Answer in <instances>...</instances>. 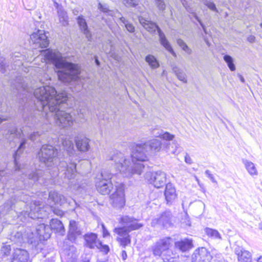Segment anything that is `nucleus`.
<instances>
[{"instance_id": "30", "label": "nucleus", "mask_w": 262, "mask_h": 262, "mask_svg": "<svg viewBox=\"0 0 262 262\" xmlns=\"http://www.w3.org/2000/svg\"><path fill=\"white\" fill-rule=\"evenodd\" d=\"M89 141L86 137L76 139L75 142L77 149L83 152L88 151L90 148Z\"/></svg>"}, {"instance_id": "15", "label": "nucleus", "mask_w": 262, "mask_h": 262, "mask_svg": "<svg viewBox=\"0 0 262 262\" xmlns=\"http://www.w3.org/2000/svg\"><path fill=\"white\" fill-rule=\"evenodd\" d=\"M120 223L122 227L116 228V229H123L127 232L137 230L143 226V225L138 223L137 219L128 215L123 216L120 218Z\"/></svg>"}, {"instance_id": "25", "label": "nucleus", "mask_w": 262, "mask_h": 262, "mask_svg": "<svg viewBox=\"0 0 262 262\" xmlns=\"http://www.w3.org/2000/svg\"><path fill=\"white\" fill-rule=\"evenodd\" d=\"M164 195L167 204L169 205L172 204L176 199L177 195L176 189L171 183L166 184Z\"/></svg>"}, {"instance_id": "23", "label": "nucleus", "mask_w": 262, "mask_h": 262, "mask_svg": "<svg viewBox=\"0 0 262 262\" xmlns=\"http://www.w3.org/2000/svg\"><path fill=\"white\" fill-rule=\"evenodd\" d=\"M54 6L57 10L60 23L63 26H67L69 24V17L67 12L64 10L61 4L56 1H54Z\"/></svg>"}, {"instance_id": "18", "label": "nucleus", "mask_w": 262, "mask_h": 262, "mask_svg": "<svg viewBox=\"0 0 262 262\" xmlns=\"http://www.w3.org/2000/svg\"><path fill=\"white\" fill-rule=\"evenodd\" d=\"M211 258L208 250L205 248L202 247L194 252L192 262H210Z\"/></svg>"}, {"instance_id": "58", "label": "nucleus", "mask_w": 262, "mask_h": 262, "mask_svg": "<svg viewBox=\"0 0 262 262\" xmlns=\"http://www.w3.org/2000/svg\"><path fill=\"white\" fill-rule=\"evenodd\" d=\"M201 27H202L204 32L206 33V34H207V31H206V29L205 27V25L203 24V26H201Z\"/></svg>"}, {"instance_id": "47", "label": "nucleus", "mask_w": 262, "mask_h": 262, "mask_svg": "<svg viewBox=\"0 0 262 262\" xmlns=\"http://www.w3.org/2000/svg\"><path fill=\"white\" fill-rule=\"evenodd\" d=\"M205 174L208 176V177L211 180L212 182H215L213 175L210 173V171L209 170H206L205 171Z\"/></svg>"}, {"instance_id": "41", "label": "nucleus", "mask_w": 262, "mask_h": 262, "mask_svg": "<svg viewBox=\"0 0 262 262\" xmlns=\"http://www.w3.org/2000/svg\"><path fill=\"white\" fill-rule=\"evenodd\" d=\"M52 231L53 230L51 229L50 225H47L45 229V230L43 232L41 237L43 238V239L47 240L51 236Z\"/></svg>"}, {"instance_id": "35", "label": "nucleus", "mask_w": 262, "mask_h": 262, "mask_svg": "<svg viewBox=\"0 0 262 262\" xmlns=\"http://www.w3.org/2000/svg\"><path fill=\"white\" fill-rule=\"evenodd\" d=\"M223 59L231 71H234L235 70V66L233 62L234 60L231 56L229 55H225L224 56Z\"/></svg>"}, {"instance_id": "55", "label": "nucleus", "mask_w": 262, "mask_h": 262, "mask_svg": "<svg viewBox=\"0 0 262 262\" xmlns=\"http://www.w3.org/2000/svg\"><path fill=\"white\" fill-rule=\"evenodd\" d=\"M15 236H17L18 237V241L19 242H20L21 240L23 238V235H22V234L20 233H19V232H17L16 233V234L15 235Z\"/></svg>"}, {"instance_id": "21", "label": "nucleus", "mask_w": 262, "mask_h": 262, "mask_svg": "<svg viewBox=\"0 0 262 262\" xmlns=\"http://www.w3.org/2000/svg\"><path fill=\"white\" fill-rule=\"evenodd\" d=\"M81 234V229L78 223L74 220L70 221L68 239L71 241H74L76 237Z\"/></svg>"}, {"instance_id": "17", "label": "nucleus", "mask_w": 262, "mask_h": 262, "mask_svg": "<svg viewBox=\"0 0 262 262\" xmlns=\"http://www.w3.org/2000/svg\"><path fill=\"white\" fill-rule=\"evenodd\" d=\"M47 226V225L43 223L40 224L35 228L33 227L31 229H28L26 231V235L31 243L36 242V238H37V236H39V238L41 237Z\"/></svg>"}, {"instance_id": "27", "label": "nucleus", "mask_w": 262, "mask_h": 262, "mask_svg": "<svg viewBox=\"0 0 262 262\" xmlns=\"http://www.w3.org/2000/svg\"><path fill=\"white\" fill-rule=\"evenodd\" d=\"M78 24L83 34L85 35L88 40L91 39V33L88 29L87 23L83 16H79L77 18Z\"/></svg>"}, {"instance_id": "22", "label": "nucleus", "mask_w": 262, "mask_h": 262, "mask_svg": "<svg viewBox=\"0 0 262 262\" xmlns=\"http://www.w3.org/2000/svg\"><path fill=\"white\" fill-rule=\"evenodd\" d=\"M174 247L176 249L182 252H186L193 248V241L190 238H185L176 242Z\"/></svg>"}, {"instance_id": "52", "label": "nucleus", "mask_w": 262, "mask_h": 262, "mask_svg": "<svg viewBox=\"0 0 262 262\" xmlns=\"http://www.w3.org/2000/svg\"><path fill=\"white\" fill-rule=\"evenodd\" d=\"M127 253L125 250L122 251V258L123 260H125L127 258Z\"/></svg>"}, {"instance_id": "16", "label": "nucleus", "mask_w": 262, "mask_h": 262, "mask_svg": "<svg viewBox=\"0 0 262 262\" xmlns=\"http://www.w3.org/2000/svg\"><path fill=\"white\" fill-rule=\"evenodd\" d=\"M116 191L110 196L112 205L117 208H122L125 205V198L123 189L122 187L115 186Z\"/></svg>"}, {"instance_id": "43", "label": "nucleus", "mask_w": 262, "mask_h": 262, "mask_svg": "<svg viewBox=\"0 0 262 262\" xmlns=\"http://www.w3.org/2000/svg\"><path fill=\"white\" fill-rule=\"evenodd\" d=\"M96 248L100 250L102 252H104L105 254H107L110 251V248L108 246L102 244L101 241H100L99 245H97Z\"/></svg>"}, {"instance_id": "54", "label": "nucleus", "mask_w": 262, "mask_h": 262, "mask_svg": "<svg viewBox=\"0 0 262 262\" xmlns=\"http://www.w3.org/2000/svg\"><path fill=\"white\" fill-rule=\"evenodd\" d=\"M194 18L199 23L201 26H203V23L195 13L193 14Z\"/></svg>"}, {"instance_id": "61", "label": "nucleus", "mask_w": 262, "mask_h": 262, "mask_svg": "<svg viewBox=\"0 0 262 262\" xmlns=\"http://www.w3.org/2000/svg\"><path fill=\"white\" fill-rule=\"evenodd\" d=\"M259 229L262 230V224H260L259 226Z\"/></svg>"}, {"instance_id": "5", "label": "nucleus", "mask_w": 262, "mask_h": 262, "mask_svg": "<svg viewBox=\"0 0 262 262\" xmlns=\"http://www.w3.org/2000/svg\"><path fill=\"white\" fill-rule=\"evenodd\" d=\"M29 183L27 185L25 181L17 180L15 182V187L13 189L16 190L14 194L11 196L10 199L7 201L4 205L0 207V213L2 215L6 214L11 209L13 208L22 209V207H26V214L28 215L30 212L28 210L30 209L29 206L31 202H33V199L31 196L25 192L20 191L30 187Z\"/></svg>"}, {"instance_id": "48", "label": "nucleus", "mask_w": 262, "mask_h": 262, "mask_svg": "<svg viewBox=\"0 0 262 262\" xmlns=\"http://www.w3.org/2000/svg\"><path fill=\"white\" fill-rule=\"evenodd\" d=\"M102 230H103V237H106L107 236L110 235V233H109L108 230L106 229V227H105V226L103 224H102Z\"/></svg>"}, {"instance_id": "33", "label": "nucleus", "mask_w": 262, "mask_h": 262, "mask_svg": "<svg viewBox=\"0 0 262 262\" xmlns=\"http://www.w3.org/2000/svg\"><path fill=\"white\" fill-rule=\"evenodd\" d=\"M242 161L244 164L246 169L250 175L256 176L258 174V172L254 163L246 159H243Z\"/></svg>"}, {"instance_id": "1", "label": "nucleus", "mask_w": 262, "mask_h": 262, "mask_svg": "<svg viewBox=\"0 0 262 262\" xmlns=\"http://www.w3.org/2000/svg\"><path fill=\"white\" fill-rule=\"evenodd\" d=\"M16 82V90L18 92L23 91L25 95L21 99L24 103L23 117L26 126L42 129L30 134L31 141L41 142L50 124L62 128L73 125L75 119L69 104L72 98L66 91L57 93L54 87L47 85L35 89L32 94L33 89L24 79H18Z\"/></svg>"}, {"instance_id": "12", "label": "nucleus", "mask_w": 262, "mask_h": 262, "mask_svg": "<svg viewBox=\"0 0 262 262\" xmlns=\"http://www.w3.org/2000/svg\"><path fill=\"white\" fill-rule=\"evenodd\" d=\"M30 43L33 45L34 48H45L48 46L49 42L45 31L38 30L30 35Z\"/></svg>"}, {"instance_id": "32", "label": "nucleus", "mask_w": 262, "mask_h": 262, "mask_svg": "<svg viewBox=\"0 0 262 262\" xmlns=\"http://www.w3.org/2000/svg\"><path fill=\"white\" fill-rule=\"evenodd\" d=\"M171 68L173 72L175 74L179 80L184 83L187 82L186 74L183 69H180L174 64L171 66Z\"/></svg>"}, {"instance_id": "24", "label": "nucleus", "mask_w": 262, "mask_h": 262, "mask_svg": "<svg viewBox=\"0 0 262 262\" xmlns=\"http://www.w3.org/2000/svg\"><path fill=\"white\" fill-rule=\"evenodd\" d=\"M29 254L26 250L16 249L14 250L11 262H27Z\"/></svg>"}, {"instance_id": "26", "label": "nucleus", "mask_w": 262, "mask_h": 262, "mask_svg": "<svg viewBox=\"0 0 262 262\" xmlns=\"http://www.w3.org/2000/svg\"><path fill=\"white\" fill-rule=\"evenodd\" d=\"M235 253L237 255L238 260L241 262H250L251 260V254L247 250L238 247L235 249Z\"/></svg>"}, {"instance_id": "37", "label": "nucleus", "mask_w": 262, "mask_h": 262, "mask_svg": "<svg viewBox=\"0 0 262 262\" xmlns=\"http://www.w3.org/2000/svg\"><path fill=\"white\" fill-rule=\"evenodd\" d=\"M178 45L182 48V49L190 55L192 53V50L187 45V44L182 39L177 40Z\"/></svg>"}, {"instance_id": "53", "label": "nucleus", "mask_w": 262, "mask_h": 262, "mask_svg": "<svg viewBox=\"0 0 262 262\" xmlns=\"http://www.w3.org/2000/svg\"><path fill=\"white\" fill-rule=\"evenodd\" d=\"M7 173L6 170H0V178H3Z\"/></svg>"}, {"instance_id": "44", "label": "nucleus", "mask_w": 262, "mask_h": 262, "mask_svg": "<svg viewBox=\"0 0 262 262\" xmlns=\"http://www.w3.org/2000/svg\"><path fill=\"white\" fill-rule=\"evenodd\" d=\"M123 4L128 7H135L138 4V0H122Z\"/></svg>"}, {"instance_id": "45", "label": "nucleus", "mask_w": 262, "mask_h": 262, "mask_svg": "<svg viewBox=\"0 0 262 262\" xmlns=\"http://www.w3.org/2000/svg\"><path fill=\"white\" fill-rule=\"evenodd\" d=\"M155 4L160 11H163L165 9V4L163 0H155Z\"/></svg>"}, {"instance_id": "50", "label": "nucleus", "mask_w": 262, "mask_h": 262, "mask_svg": "<svg viewBox=\"0 0 262 262\" xmlns=\"http://www.w3.org/2000/svg\"><path fill=\"white\" fill-rule=\"evenodd\" d=\"M247 40L250 43H253L255 40V37L253 35H250L249 37H248Z\"/></svg>"}, {"instance_id": "56", "label": "nucleus", "mask_w": 262, "mask_h": 262, "mask_svg": "<svg viewBox=\"0 0 262 262\" xmlns=\"http://www.w3.org/2000/svg\"><path fill=\"white\" fill-rule=\"evenodd\" d=\"M238 77H239L240 80L241 81V82H242L243 83H244L245 82V79L244 78L239 74H238Z\"/></svg>"}, {"instance_id": "19", "label": "nucleus", "mask_w": 262, "mask_h": 262, "mask_svg": "<svg viewBox=\"0 0 262 262\" xmlns=\"http://www.w3.org/2000/svg\"><path fill=\"white\" fill-rule=\"evenodd\" d=\"M84 240V245L91 249H94L97 245H99L100 241L98 239L97 234L90 232L87 233L83 235Z\"/></svg>"}, {"instance_id": "63", "label": "nucleus", "mask_w": 262, "mask_h": 262, "mask_svg": "<svg viewBox=\"0 0 262 262\" xmlns=\"http://www.w3.org/2000/svg\"><path fill=\"white\" fill-rule=\"evenodd\" d=\"M39 80H40V81L41 83H44V82H43V81H42V79H40Z\"/></svg>"}, {"instance_id": "2", "label": "nucleus", "mask_w": 262, "mask_h": 262, "mask_svg": "<svg viewBox=\"0 0 262 262\" xmlns=\"http://www.w3.org/2000/svg\"><path fill=\"white\" fill-rule=\"evenodd\" d=\"M25 133L24 127L23 129H19L13 125L8 130L9 137H6L10 141L14 139L20 142L18 149L13 156L15 172L16 174L22 173L30 181V186L34 183L47 185L50 179L58 176L60 172H63L64 178L68 181L66 183L70 186L71 184H70V180L74 179L77 174L76 161H79V157L75 154L73 142L67 136H61L58 138L60 150H63L62 157L60 154L58 155L57 149L52 145H43L38 153V157L39 161L47 166L49 171L45 172L39 169L30 170L27 164L21 166L18 162V157L24 149L27 142L24 138Z\"/></svg>"}, {"instance_id": "14", "label": "nucleus", "mask_w": 262, "mask_h": 262, "mask_svg": "<svg viewBox=\"0 0 262 262\" xmlns=\"http://www.w3.org/2000/svg\"><path fill=\"white\" fill-rule=\"evenodd\" d=\"M173 216L170 211H166L161 214L159 217L152 220L151 225L154 227L159 225L164 228H169L172 226Z\"/></svg>"}, {"instance_id": "28", "label": "nucleus", "mask_w": 262, "mask_h": 262, "mask_svg": "<svg viewBox=\"0 0 262 262\" xmlns=\"http://www.w3.org/2000/svg\"><path fill=\"white\" fill-rule=\"evenodd\" d=\"M50 226L53 231L56 233H59L63 235L65 232L64 228L62 222L56 219H53L50 221Z\"/></svg>"}, {"instance_id": "7", "label": "nucleus", "mask_w": 262, "mask_h": 262, "mask_svg": "<svg viewBox=\"0 0 262 262\" xmlns=\"http://www.w3.org/2000/svg\"><path fill=\"white\" fill-rule=\"evenodd\" d=\"M139 20L144 28L150 33L155 34L156 31H157L161 45L172 56L174 57L177 56L176 53L174 52L169 42L167 39L164 33L157 24L151 21L148 20L142 17H140Z\"/></svg>"}, {"instance_id": "40", "label": "nucleus", "mask_w": 262, "mask_h": 262, "mask_svg": "<svg viewBox=\"0 0 262 262\" xmlns=\"http://www.w3.org/2000/svg\"><path fill=\"white\" fill-rule=\"evenodd\" d=\"M202 3L209 9L216 12H218V10L216 8L215 4L211 2V0H202Z\"/></svg>"}, {"instance_id": "46", "label": "nucleus", "mask_w": 262, "mask_h": 262, "mask_svg": "<svg viewBox=\"0 0 262 262\" xmlns=\"http://www.w3.org/2000/svg\"><path fill=\"white\" fill-rule=\"evenodd\" d=\"M87 112H88V110L85 107H84V108L78 107L77 109V114L79 116V117L81 119L84 118V116L86 115V113Z\"/></svg>"}, {"instance_id": "59", "label": "nucleus", "mask_w": 262, "mask_h": 262, "mask_svg": "<svg viewBox=\"0 0 262 262\" xmlns=\"http://www.w3.org/2000/svg\"><path fill=\"white\" fill-rule=\"evenodd\" d=\"M95 62H96V64L97 65V66H99L100 65V62L99 61V60H98L97 58H96L95 59Z\"/></svg>"}, {"instance_id": "6", "label": "nucleus", "mask_w": 262, "mask_h": 262, "mask_svg": "<svg viewBox=\"0 0 262 262\" xmlns=\"http://www.w3.org/2000/svg\"><path fill=\"white\" fill-rule=\"evenodd\" d=\"M29 208L28 217L33 220L45 217L49 211H52L55 214L60 216L64 214L61 209L51 206H45L43 202L39 201H33V202L30 203Z\"/></svg>"}, {"instance_id": "62", "label": "nucleus", "mask_w": 262, "mask_h": 262, "mask_svg": "<svg viewBox=\"0 0 262 262\" xmlns=\"http://www.w3.org/2000/svg\"><path fill=\"white\" fill-rule=\"evenodd\" d=\"M114 58L116 60H118V57H117V56H116V55H115V56H114Z\"/></svg>"}, {"instance_id": "39", "label": "nucleus", "mask_w": 262, "mask_h": 262, "mask_svg": "<svg viewBox=\"0 0 262 262\" xmlns=\"http://www.w3.org/2000/svg\"><path fill=\"white\" fill-rule=\"evenodd\" d=\"M99 9L101 11L106 13L108 15H110L111 16H114L116 14H120L119 13H118L117 11H114L112 10H109L107 7L103 6L101 4H99Z\"/></svg>"}, {"instance_id": "49", "label": "nucleus", "mask_w": 262, "mask_h": 262, "mask_svg": "<svg viewBox=\"0 0 262 262\" xmlns=\"http://www.w3.org/2000/svg\"><path fill=\"white\" fill-rule=\"evenodd\" d=\"M185 161L186 163L190 164L192 163V160L188 154L185 156Z\"/></svg>"}, {"instance_id": "8", "label": "nucleus", "mask_w": 262, "mask_h": 262, "mask_svg": "<svg viewBox=\"0 0 262 262\" xmlns=\"http://www.w3.org/2000/svg\"><path fill=\"white\" fill-rule=\"evenodd\" d=\"M115 177L108 170H104L98 174L95 180L97 191L102 195L108 194L114 188L112 179Z\"/></svg>"}, {"instance_id": "34", "label": "nucleus", "mask_w": 262, "mask_h": 262, "mask_svg": "<svg viewBox=\"0 0 262 262\" xmlns=\"http://www.w3.org/2000/svg\"><path fill=\"white\" fill-rule=\"evenodd\" d=\"M145 61L152 69H156L159 67L160 64L157 58L152 55H148L145 57Z\"/></svg>"}, {"instance_id": "60", "label": "nucleus", "mask_w": 262, "mask_h": 262, "mask_svg": "<svg viewBox=\"0 0 262 262\" xmlns=\"http://www.w3.org/2000/svg\"><path fill=\"white\" fill-rule=\"evenodd\" d=\"M214 262H225L224 260H217V259H214Z\"/></svg>"}, {"instance_id": "57", "label": "nucleus", "mask_w": 262, "mask_h": 262, "mask_svg": "<svg viewBox=\"0 0 262 262\" xmlns=\"http://www.w3.org/2000/svg\"><path fill=\"white\" fill-rule=\"evenodd\" d=\"M256 260L257 261V262H262V256H260V257H259L258 258H257Z\"/></svg>"}, {"instance_id": "4", "label": "nucleus", "mask_w": 262, "mask_h": 262, "mask_svg": "<svg viewBox=\"0 0 262 262\" xmlns=\"http://www.w3.org/2000/svg\"><path fill=\"white\" fill-rule=\"evenodd\" d=\"M41 52L45 62L52 63L54 66L60 81L75 86L76 91L82 89L83 79L80 77V69L78 64L66 61L58 52L47 49Z\"/></svg>"}, {"instance_id": "20", "label": "nucleus", "mask_w": 262, "mask_h": 262, "mask_svg": "<svg viewBox=\"0 0 262 262\" xmlns=\"http://www.w3.org/2000/svg\"><path fill=\"white\" fill-rule=\"evenodd\" d=\"M114 231L119 235L117 237V241L121 246L125 248L127 245L130 244V237L128 232L125 231L123 229L116 228H115Z\"/></svg>"}, {"instance_id": "13", "label": "nucleus", "mask_w": 262, "mask_h": 262, "mask_svg": "<svg viewBox=\"0 0 262 262\" xmlns=\"http://www.w3.org/2000/svg\"><path fill=\"white\" fill-rule=\"evenodd\" d=\"M145 178L155 187L160 188L164 186L166 183V174L162 171H158L154 172H147Z\"/></svg>"}, {"instance_id": "42", "label": "nucleus", "mask_w": 262, "mask_h": 262, "mask_svg": "<svg viewBox=\"0 0 262 262\" xmlns=\"http://www.w3.org/2000/svg\"><path fill=\"white\" fill-rule=\"evenodd\" d=\"M11 251V247L9 245H3L0 250V253L4 256H8L10 254Z\"/></svg>"}, {"instance_id": "11", "label": "nucleus", "mask_w": 262, "mask_h": 262, "mask_svg": "<svg viewBox=\"0 0 262 262\" xmlns=\"http://www.w3.org/2000/svg\"><path fill=\"white\" fill-rule=\"evenodd\" d=\"M21 54L19 52H16L11 56L10 60L5 58L3 57H0V72L5 74L8 71H10L11 69H15L16 66H19L22 64L21 61L19 59Z\"/></svg>"}, {"instance_id": "10", "label": "nucleus", "mask_w": 262, "mask_h": 262, "mask_svg": "<svg viewBox=\"0 0 262 262\" xmlns=\"http://www.w3.org/2000/svg\"><path fill=\"white\" fill-rule=\"evenodd\" d=\"M160 138L168 142L164 146L166 148L167 151L172 154H178L181 151V147L176 140H174V135L170 134L167 132L161 131V133L157 135Z\"/></svg>"}, {"instance_id": "9", "label": "nucleus", "mask_w": 262, "mask_h": 262, "mask_svg": "<svg viewBox=\"0 0 262 262\" xmlns=\"http://www.w3.org/2000/svg\"><path fill=\"white\" fill-rule=\"evenodd\" d=\"M172 241L170 237H165L157 241L152 246L151 251L155 257H162L164 260L166 259L169 261L168 258L164 257L170 252L169 247Z\"/></svg>"}, {"instance_id": "36", "label": "nucleus", "mask_w": 262, "mask_h": 262, "mask_svg": "<svg viewBox=\"0 0 262 262\" xmlns=\"http://www.w3.org/2000/svg\"><path fill=\"white\" fill-rule=\"evenodd\" d=\"M120 20L124 24L127 30L130 33H133L135 31V27L130 23L125 17L122 16L119 18Z\"/></svg>"}, {"instance_id": "38", "label": "nucleus", "mask_w": 262, "mask_h": 262, "mask_svg": "<svg viewBox=\"0 0 262 262\" xmlns=\"http://www.w3.org/2000/svg\"><path fill=\"white\" fill-rule=\"evenodd\" d=\"M178 45L182 48V49L190 55L192 53V50L187 45V44L182 39L177 40Z\"/></svg>"}, {"instance_id": "31", "label": "nucleus", "mask_w": 262, "mask_h": 262, "mask_svg": "<svg viewBox=\"0 0 262 262\" xmlns=\"http://www.w3.org/2000/svg\"><path fill=\"white\" fill-rule=\"evenodd\" d=\"M205 233L212 239L220 242L222 240V237L220 232L216 229L206 227L205 229Z\"/></svg>"}, {"instance_id": "3", "label": "nucleus", "mask_w": 262, "mask_h": 262, "mask_svg": "<svg viewBox=\"0 0 262 262\" xmlns=\"http://www.w3.org/2000/svg\"><path fill=\"white\" fill-rule=\"evenodd\" d=\"M161 147V142L154 139L136 145L132 155V162L121 152H117L111 160L115 162V167L117 170L125 177H130L133 174L140 175L146 167H148L145 163L148 160V156L159 151Z\"/></svg>"}, {"instance_id": "51", "label": "nucleus", "mask_w": 262, "mask_h": 262, "mask_svg": "<svg viewBox=\"0 0 262 262\" xmlns=\"http://www.w3.org/2000/svg\"><path fill=\"white\" fill-rule=\"evenodd\" d=\"M8 117L0 114V124L4 121L7 120Z\"/></svg>"}, {"instance_id": "29", "label": "nucleus", "mask_w": 262, "mask_h": 262, "mask_svg": "<svg viewBox=\"0 0 262 262\" xmlns=\"http://www.w3.org/2000/svg\"><path fill=\"white\" fill-rule=\"evenodd\" d=\"M49 200L52 201L54 204L61 205L67 202V199L57 192H50L49 194Z\"/></svg>"}, {"instance_id": "64", "label": "nucleus", "mask_w": 262, "mask_h": 262, "mask_svg": "<svg viewBox=\"0 0 262 262\" xmlns=\"http://www.w3.org/2000/svg\"><path fill=\"white\" fill-rule=\"evenodd\" d=\"M260 26L262 28V23L260 24Z\"/></svg>"}]
</instances>
